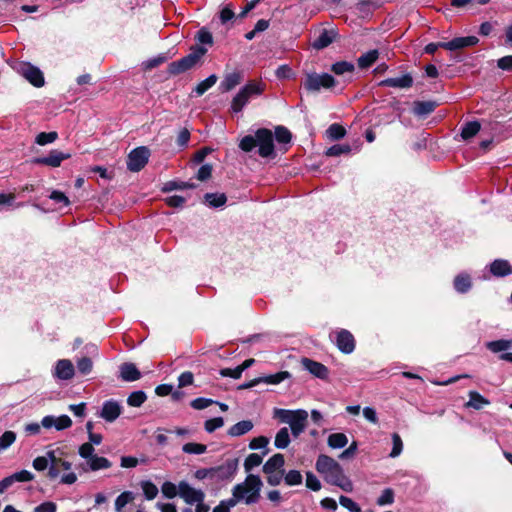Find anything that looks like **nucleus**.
Wrapping results in <instances>:
<instances>
[{"mask_svg": "<svg viewBox=\"0 0 512 512\" xmlns=\"http://www.w3.org/2000/svg\"><path fill=\"white\" fill-rule=\"evenodd\" d=\"M141 488L147 500H153L158 494L157 486L149 480L142 481Z\"/></svg>", "mask_w": 512, "mask_h": 512, "instance_id": "48", "label": "nucleus"}, {"mask_svg": "<svg viewBox=\"0 0 512 512\" xmlns=\"http://www.w3.org/2000/svg\"><path fill=\"white\" fill-rule=\"evenodd\" d=\"M279 144H289L292 140V133L285 126L279 125L275 127L273 134Z\"/></svg>", "mask_w": 512, "mask_h": 512, "instance_id": "41", "label": "nucleus"}, {"mask_svg": "<svg viewBox=\"0 0 512 512\" xmlns=\"http://www.w3.org/2000/svg\"><path fill=\"white\" fill-rule=\"evenodd\" d=\"M301 363L305 370H307L313 376L327 380L329 377V369L322 363L312 360L310 358H302Z\"/></svg>", "mask_w": 512, "mask_h": 512, "instance_id": "12", "label": "nucleus"}, {"mask_svg": "<svg viewBox=\"0 0 512 512\" xmlns=\"http://www.w3.org/2000/svg\"><path fill=\"white\" fill-rule=\"evenodd\" d=\"M330 70L336 75H343L345 73H353L355 66L352 62L343 60L333 63Z\"/></svg>", "mask_w": 512, "mask_h": 512, "instance_id": "38", "label": "nucleus"}, {"mask_svg": "<svg viewBox=\"0 0 512 512\" xmlns=\"http://www.w3.org/2000/svg\"><path fill=\"white\" fill-rule=\"evenodd\" d=\"M41 425L46 429L55 427L56 430L61 431L70 428L72 426V420L68 415H61L58 418L48 415L43 417Z\"/></svg>", "mask_w": 512, "mask_h": 512, "instance_id": "17", "label": "nucleus"}, {"mask_svg": "<svg viewBox=\"0 0 512 512\" xmlns=\"http://www.w3.org/2000/svg\"><path fill=\"white\" fill-rule=\"evenodd\" d=\"M122 407L115 400H107L103 403L100 417L107 422H114L121 414Z\"/></svg>", "mask_w": 512, "mask_h": 512, "instance_id": "18", "label": "nucleus"}, {"mask_svg": "<svg viewBox=\"0 0 512 512\" xmlns=\"http://www.w3.org/2000/svg\"><path fill=\"white\" fill-rule=\"evenodd\" d=\"M292 377L291 373L288 371H280L275 374L261 376L259 377L260 383H266L271 385H277L283 382L286 379H290Z\"/></svg>", "mask_w": 512, "mask_h": 512, "instance_id": "32", "label": "nucleus"}, {"mask_svg": "<svg viewBox=\"0 0 512 512\" xmlns=\"http://www.w3.org/2000/svg\"><path fill=\"white\" fill-rule=\"evenodd\" d=\"M336 346L344 354H350L355 350L356 342L353 334L346 330L340 329L336 333Z\"/></svg>", "mask_w": 512, "mask_h": 512, "instance_id": "11", "label": "nucleus"}, {"mask_svg": "<svg viewBox=\"0 0 512 512\" xmlns=\"http://www.w3.org/2000/svg\"><path fill=\"white\" fill-rule=\"evenodd\" d=\"M214 403H216V401H214L212 399L198 397V398H195L194 400H192L190 405L192 408H194L196 410H203V409L211 406Z\"/></svg>", "mask_w": 512, "mask_h": 512, "instance_id": "60", "label": "nucleus"}, {"mask_svg": "<svg viewBox=\"0 0 512 512\" xmlns=\"http://www.w3.org/2000/svg\"><path fill=\"white\" fill-rule=\"evenodd\" d=\"M218 80L217 75L212 74L206 79L202 80L197 84V86L193 89V92L196 96H202L206 91H208L211 87H213Z\"/></svg>", "mask_w": 512, "mask_h": 512, "instance_id": "34", "label": "nucleus"}, {"mask_svg": "<svg viewBox=\"0 0 512 512\" xmlns=\"http://www.w3.org/2000/svg\"><path fill=\"white\" fill-rule=\"evenodd\" d=\"M196 188V184L190 182L183 181H168L164 184L162 189L163 192H170L173 190H184V189H194Z\"/></svg>", "mask_w": 512, "mask_h": 512, "instance_id": "40", "label": "nucleus"}, {"mask_svg": "<svg viewBox=\"0 0 512 512\" xmlns=\"http://www.w3.org/2000/svg\"><path fill=\"white\" fill-rule=\"evenodd\" d=\"M284 464H285V459H284L283 454L276 453L265 462L262 470L265 474H272L274 472L283 470L282 468H283Z\"/></svg>", "mask_w": 512, "mask_h": 512, "instance_id": "27", "label": "nucleus"}, {"mask_svg": "<svg viewBox=\"0 0 512 512\" xmlns=\"http://www.w3.org/2000/svg\"><path fill=\"white\" fill-rule=\"evenodd\" d=\"M325 481L331 485L337 486L345 492L353 491L352 481L344 474V470L339 464L328 475L324 477Z\"/></svg>", "mask_w": 512, "mask_h": 512, "instance_id": "8", "label": "nucleus"}, {"mask_svg": "<svg viewBox=\"0 0 512 512\" xmlns=\"http://www.w3.org/2000/svg\"><path fill=\"white\" fill-rule=\"evenodd\" d=\"M253 426L254 425L251 420H242L231 426L228 429L227 434L231 437H239L250 432L253 429Z\"/></svg>", "mask_w": 512, "mask_h": 512, "instance_id": "29", "label": "nucleus"}, {"mask_svg": "<svg viewBox=\"0 0 512 512\" xmlns=\"http://www.w3.org/2000/svg\"><path fill=\"white\" fill-rule=\"evenodd\" d=\"M392 450L390 452V457L395 458L398 457L403 450V442L398 433L392 434Z\"/></svg>", "mask_w": 512, "mask_h": 512, "instance_id": "54", "label": "nucleus"}, {"mask_svg": "<svg viewBox=\"0 0 512 512\" xmlns=\"http://www.w3.org/2000/svg\"><path fill=\"white\" fill-rule=\"evenodd\" d=\"M336 83V79L328 73L318 74L313 72L306 75L302 81V86L308 93H316L322 88L331 89L335 87Z\"/></svg>", "mask_w": 512, "mask_h": 512, "instance_id": "5", "label": "nucleus"}, {"mask_svg": "<svg viewBox=\"0 0 512 512\" xmlns=\"http://www.w3.org/2000/svg\"><path fill=\"white\" fill-rule=\"evenodd\" d=\"M481 129V124L479 121H469L465 123L461 129V137L463 140L467 141L473 138L478 134Z\"/></svg>", "mask_w": 512, "mask_h": 512, "instance_id": "31", "label": "nucleus"}, {"mask_svg": "<svg viewBox=\"0 0 512 512\" xmlns=\"http://www.w3.org/2000/svg\"><path fill=\"white\" fill-rule=\"evenodd\" d=\"M179 496L188 505L204 502L205 493L202 490L191 487L186 481H180L178 484Z\"/></svg>", "mask_w": 512, "mask_h": 512, "instance_id": "9", "label": "nucleus"}, {"mask_svg": "<svg viewBox=\"0 0 512 512\" xmlns=\"http://www.w3.org/2000/svg\"><path fill=\"white\" fill-rule=\"evenodd\" d=\"M69 158H71L70 153H64L57 149H53L49 152L47 156L35 157L31 160V162L36 165H45L56 168L61 165L62 161L67 160Z\"/></svg>", "mask_w": 512, "mask_h": 512, "instance_id": "10", "label": "nucleus"}, {"mask_svg": "<svg viewBox=\"0 0 512 512\" xmlns=\"http://www.w3.org/2000/svg\"><path fill=\"white\" fill-rule=\"evenodd\" d=\"M150 150L146 146L134 148L127 157V169L131 172L141 171L148 163Z\"/></svg>", "mask_w": 512, "mask_h": 512, "instance_id": "7", "label": "nucleus"}, {"mask_svg": "<svg viewBox=\"0 0 512 512\" xmlns=\"http://www.w3.org/2000/svg\"><path fill=\"white\" fill-rule=\"evenodd\" d=\"M289 443H290L289 430L287 427H283L277 432V434L275 436L274 445L278 449H285L288 447Z\"/></svg>", "mask_w": 512, "mask_h": 512, "instance_id": "39", "label": "nucleus"}, {"mask_svg": "<svg viewBox=\"0 0 512 512\" xmlns=\"http://www.w3.org/2000/svg\"><path fill=\"white\" fill-rule=\"evenodd\" d=\"M238 468L237 459H229L224 464L209 468V479L223 482L233 478Z\"/></svg>", "mask_w": 512, "mask_h": 512, "instance_id": "6", "label": "nucleus"}, {"mask_svg": "<svg viewBox=\"0 0 512 512\" xmlns=\"http://www.w3.org/2000/svg\"><path fill=\"white\" fill-rule=\"evenodd\" d=\"M437 106L436 101H414L412 112L418 117H425L433 113Z\"/></svg>", "mask_w": 512, "mask_h": 512, "instance_id": "26", "label": "nucleus"}, {"mask_svg": "<svg viewBox=\"0 0 512 512\" xmlns=\"http://www.w3.org/2000/svg\"><path fill=\"white\" fill-rule=\"evenodd\" d=\"M224 425V419L222 417H215L209 420H206L204 423V428L208 433H213L218 428H221Z\"/></svg>", "mask_w": 512, "mask_h": 512, "instance_id": "59", "label": "nucleus"}, {"mask_svg": "<svg viewBox=\"0 0 512 512\" xmlns=\"http://www.w3.org/2000/svg\"><path fill=\"white\" fill-rule=\"evenodd\" d=\"M16 440V433L13 431H5L0 436V452L10 447Z\"/></svg>", "mask_w": 512, "mask_h": 512, "instance_id": "51", "label": "nucleus"}, {"mask_svg": "<svg viewBox=\"0 0 512 512\" xmlns=\"http://www.w3.org/2000/svg\"><path fill=\"white\" fill-rule=\"evenodd\" d=\"M378 58L379 51L377 49L369 50L357 59L358 67L360 69H368L377 61Z\"/></svg>", "mask_w": 512, "mask_h": 512, "instance_id": "30", "label": "nucleus"}, {"mask_svg": "<svg viewBox=\"0 0 512 512\" xmlns=\"http://www.w3.org/2000/svg\"><path fill=\"white\" fill-rule=\"evenodd\" d=\"M261 463L262 456L257 453H251L244 461V469L246 472H250L254 467L259 466Z\"/></svg>", "mask_w": 512, "mask_h": 512, "instance_id": "50", "label": "nucleus"}, {"mask_svg": "<svg viewBox=\"0 0 512 512\" xmlns=\"http://www.w3.org/2000/svg\"><path fill=\"white\" fill-rule=\"evenodd\" d=\"M263 483L258 475L248 474L244 482L236 484L232 489L230 505H236L244 500L247 505L257 503L260 499V492Z\"/></svg>", "mask_w": 512, "mask_h": 512, "instance_id": "3", "label": "nucleus"}, {"mask_svg": "<svg viewBox=\"0 0 512 512\" xmlns=\"http://www.w3.org/2000/svg\"><path fill=\"white\" fill-rule=\"evenodd\" d=\"M243 77L244 75L242 71H234L226 74L220 84V89L223 92L231 91L243 81Z\"/></svg>", "mask_w": 512, "mask_h": 512, "instance_id": "25", "label": "nucleus"}, {"mask_svg": "<svg viewBox=\"0 0 512 512\" xmlns=\"http://www.w3.org/2000/svg\"><path fill=\"white\" fill-rule=\"evenodd\" d=\"M347 443L348 438L344 433H332L328 437V445L333 449L343 448Z\"/></svg>", "mask_w": 512, "mask_h": 512, "instance_id": "42", "label": "nucleus"}, {"mask_svg": "<svg viewBox=\"0 0 512 512\" xmlns=\"http://www.w3.org/2000/svg\"><path fill=\"white\" fill-rule=\"evenodd\" d=\"M285 483L288 486H295L302 483V475L298 470H290L284 476Z\"/></svg>", "mask_w": 512, "mask_h": 512, "instance_id": "53", "label": "nucleus"}, {"mask_svg": "<svg viewBox=\"0 0 512 512\" xmlns=\"http://www.w3.org/2000/svg\"><path fill=\"white\" fill-rule=\"evenodd\" d=\"M134 499V494L131 491L122 492L115 500V510L121 512L122 509Z\"/></svg>", "mask_w": 512, "mask_h": 512, "instance_id": "46", "label": "nucleus"}, {"mask_svg": "<svg viewBox=\"0 0 512 512\" xmlns=\"http://www.w3.org/2000/svg\"><path fill=\"white\" fill-rule=\"evenodd\" d=\"M58 139V133L56 131L51 132H41L35 138V143L38 145L44 146L50 143H53Z\"/></svg>", "mask_w": 512, "mask_h": 512, "instance_id": "47", "label": "nucleus"}, {"mask_svg": "<svg viewBox=\"0 0 512 512\" xmlns=\"http://www.w3.org/2000/svg\"><path fill=\"white\" fill-rule=\"evenodd\" d=\"M57 505L52 501H46L34 508V512H56Z\"/></svg>", "mask_w": 512, "mask_h": 512, "instance_id": "64", "label": "nucleus"}, {"mask_svg": "<svg viewBox=\"0 0 512 512\" xmlns=\"http://www.w3.org/2000/svg\"><path fill=\"white\" fill-rule=\"evenodd\" d=\"M204 200L210 207L218 208L227 202V196L224 193H206Z\"/></svg>", "mask_w": 512, "mask_h": 512, "instance_id": "37", "label": "nucleus"}, {"mask_svg": "<svg viewBox=\"0 0 512 512\" xmlns=\"http://www.w3.org/2000/svg\"><path fill=\"white\" fill-rule=\"evenodd\" d=\"M23 76L33 86H35L37 88L42 87L45 83L44 75H43L42 71L39 68H37L29 63L23 67Z\"/></svg>", "mask_w": 512, "mask_h": 512, "instance_id": "20", "label": "nucleus"}, {"mask_svg": "<svg viewBox=\"0 0 512 512\" xmlns=\"http://www.w3.org/2000/svg\"><path fill=\"white\" fill-rule=\"evenodd\" d=\"M394 502V491L391 488H386L382 491V494L377 499L379 506L389 505Z\"/></svg>", "mask_w": 512, "mask_h": 512, "instance_id": "58", "label": "nucleus"}, {"mask_svg": "<svg viewBox=\"0 0 512 512\" xmlns=\"http://www.w3.org/2000/svg\"><path fill=\"white\" fill-rule=\"evenodd\" d=\"M326 132L332 140H340L346 135V129L338 123L331 124Z\"/></svg>", "mask_w": 512, "mask_h": 512, "instance_id": "45", "label": "nucleus"}, {"mask_svg": "<svg viewBox=\"0 0 512 512\" xmlns=\"http://www.w3.org/2000/svg\"><path fill=\"white\" fill-rule=\"evenodd\" d=\"M75 375L73 363L68 359H60L56 362L54 376L60 380H70Z\"/></svg>", "mask_w": 512, "mask_h": 512, "instance_id": "19", "label": "nucleus"}, {"mask_svg": "<svg viewBox=\"0 0 512 512\" xmlns=\"http://www.w3.org/2000/svg\"><path fill=\"white\" fill-rule=\"evenodd\" d=\"M512 347V340L499 339L486 343V348L493 353H499L507 351Z\"/></svg>", "mask_w": 512, "mask_h": 512, "instance_id": "35", "label": "nucleus"}, {"mask_svg": "<svg viewBox=\"0 0 512 512\" xmlns=\"http://www.w3.org/2000/svg\"><path fill=\"white\" fill-rule=\"evenodd\" d=\"M339 503L342 507L347 509L349 512H361L360 506L353 501L351 498L341 495L339 497Z\"/></svg>", "mask_w": 512, "mask_h": 512, "instance_id": "55", "label": "nucleus"}, {"mask_svg": "<svg viewBox=\"0 0 512 512\" xmlns=\"http://www.w3.org/2000/svg\"><path fill=\"white\" fill-rule=\"evenodd\" d=\"M306 486L312 491H319L321 489L319 479L312 472L306 473Z\"/></svg>", "mask_w": 512, "mask_h": 512, "instance_id": "62", "label": "nucleus"}, {"mask_svg": "<svg viewBox=\"0 0 512 512\" xmlns=\"http://www.w3.org/2000/svg\"><path fill=\"white\" fill-rule=\"evenodd\" d=\"M338 465L339 463L332 457L325 454H321L317 458L315 468L318 473L322 474L325 477Z\"/></svg>", "mask_w": 512, "mask_h": 512, "instance_id": "23", "label": "nucleus"}, {"mask_svg": "<svg viewBox=\"0 0 512 512\" xmlns=\"http://www.w3.org/2000/svg\"><path fill=\"white\" fill-rule=\"evenodd\" d=\"M469 400L465 403L466 408H473L475 410H481L485 406L490 404V401L482 396L479 392L472 390L468 393Z\"/></svg>", "mask_w": 512, "mask_h": 512, "instance_id": "28", "label": "nucleus"}, {"mask_svg": "<svg viewBox=\"0 0 512 512\" xmlns=\"http://www.w3.org/2000/svg\"><path fill=\"white\" fill-rule=\"evenodd\" d=\"M195 40L197 44L191 46L188 55L168 64L167 72L169 75L176 76L197 66L208 51L203 45L213 46L214 44L213 35L206 27L197 31Z\"/></svg>", "mask_w": 512, "mask_h": 512, "instance_id": "1", "label": "nucleus"}, {"mask_svg": "<svg viewBox=\"0 0 512 512\" xmlns=\"http://www.w3.org/2000/svg\"><path fill=\"white\" fill-rule=\"evenodd\" d=\"M207 450V446L201 443L188 442L183 445L182 451L187 454H203Z\"/></svg>", "mask_w": 512, "mask_h": 512, "instance_id": "49", "label": "nucleus"}, {"mask_svg": "<svg viewBox=\"0 0 512 512\" xmlns=\"http://www.w3.org/2000/svg\"><path fill=\"white\" fill-rule=\"evenodd\" d=\"M479 39L476 36L455 37L443 45V49L449 51L462 50L477 45Z\"/></svg>", "mask_w": 512, "mask_h": 512, "instance_id": "14", "label": "nucleus"}, {"mask_svg": "<svg viewBox=\"0 0 512 512\" xmlns=\"http://www.w3.org/2000/svg\"><path fill=\"white\" fill-rule=\"evenodd\" d=\"M147 400V395L144 391H133L127 398V404L131 407H140Z\"/></svg>", "mask_w": 512, "mask_h": 512, "instance_id": "43", "label": "nucleus"}, {"mask_svg": "<svg viewBox=\"0 0 512 512\" xmlns=\"http://www.w3.org/2000/svg\"><path fill=\"white\" fill-rule=\"evenodd\" d=\"M293 414H295V417L292 418L291 421H288V424L291 428L292 435L297 438L306 428L308 413L305 410L298 409L295 410Z\"/></svg>", "mask_w": 512, "mask_h": 512, "instance_id": "15", "label": "nucleus"}, {"mask_svg": "<svg viewBox=\"0 0 512 512\" xmlns=\"http://www.w3.org/2000/svg\"><path fill=\"white\" fill-rule=\"evenodd\" d=\"M490 273L495 277H505L512 274V266L508 260L495 259L490 264Z\"/></svg>", "mask_w": 512, "mask_h": 512, "instance_id": "24", "label": "nucleus"}, {"mask_svg": "<svg viewBox=\"0 0 512 512\" xmlns=\"http://www.w3.org/2000/svg\"><path fill=\"white\" fill-rule=\"evenodd\" d=\"M89 469L92 471H98L101 469H108L112 466V463L109 459L102 456L94 455L88 462H87Z\"/></svg>", "mask_w": 512, "mask_h": 512, "instance_id": "36", "label": "nucleus"}, {"mask_svg": "<svg viewBox=\"0 0 512 512\" xmlns=\"http://www.w3.org/2000/svg\"><path fill=\"white\" fill-rule=\"evenodd\" d=\"M213 167L211 164L202 165L197 172V179L199 181H206L212 176Z\"/></svg>", "mask_w": 512, "mask_h": 512, "instance_id": "63", "label": "nucleus"}, {"mask_svg": "<svg viewBox=\"0 0 512 512\" xmlns=\"http://www.w3.org/2000/svg\"><path fill=\"white\" fill-rule=\"evenodd\" d=\"M454 288L459 293H466L470 290L472 283L468 274H459L454 278Z\"/></svg>", "mask_w": 512, "mask_h": 512, "instance_id": "33", "label": "nucleus"}, {"mask_svg": "<svg viewBox=\"0 0 512 512\" xmlns=\"http://www.w3.org/2000/svg\"><path fill=\"white\" fill-rule=\"evenodd\" d=\"M59 449L57 450H49L46 453V457L48 458V463L50 462L47 477L51 480L56 479L60 475L59 470V462L61 461V457L58 455H62Z\"/></svg>", "mask_w": 512, "mask_h": 512, "instance_id": "21", "label": "nucleus"}, {"mask_svg": "<svg viewBox=\"0 0 512 512\" xmlns=\"http://www.w3.org/2000/svg\"><path fill=\"white\" fill-rule=\"evenodd\" d=\"M92 368L93 363L91 358L85 356L77 360V369L81 374H89L92 371Z\"/></svg>", "mask_w": 512, "mask_h": 512, "instance_id": "56", "label": "nucleus"}, {"mask_svg": "<svg viewBox=\"0 0 512 512\" xmlns=\"http://www.w3.org/2000/svg\"><path fill=\"white\" fill-rule=\"evenodd\" d=\"M168 57L165 54H160L154 58H151L143 63L145 70H152L161 64L165 63Z\"/></svg>", "mask_w": 512, "mask_h": 512, "instance_id": "57", "label": "nucleus"}, {"mask_svg": "<svg viewBox=\"0 0 512 512\" xmlns=\"http://www.w3.org/2000/svg\"><path fill=\"white\" fill-rule=\"evenodd\" d=\"M13 482H29L34 479V474L28 470H21L10 475Z\"/></svg>", "mask_w": 512, "mask_h": 512, "instance_id": "61", "label": "nucleus"}, {"mask_svg": "<svg viewBox=\"0 0 512 512\" xmlns=\"http://www.w3.org/2000/svg\"><path fill=\"white\" fill-rule=\"evenodd\" d=\"M265 87L266 85L262 81H249L233 97L231 111L233 113L241 112L251 98L260 96L265 91Z\"/></svg>", "mask_w": 512, "mask_h": 512, "instance_id": "4", "label": "nucleus"}, {"mask_svg": "<svg viewBox=\"0 0 512 512\" xmlns=\"http://www.w3.org/2000/svg\"><path fill=\"white\" fill-rule=\"evenodd\" d=\"M256 147H258V154L262 158L276 156L274 135L270 129L259 128L254 135L244 136L239 143V148L246 153L252 152Z\"/></svg>", "mask_w": 512, "mask_h": 512, "instance_id": "2", "label": "nucleus"}, {"mask_svg": "<svg viewBox=\"0 0 512 512\" xmlns=\"http://www.w3.org/2000/svg\"><path fill=\"white\" fill-rule=\"evenodd\" d=\"M414 80L410 73L403 74L400 77L387 78L378 83L380 87H393L400 89H409L413 86Z\"/></svg>", "mask_w": 512, "mask_h": 512, "instance_id": "16", "label": "nucleus"}, {"mask_svg": "<svg viewBox=\"0 0 512 512\" xmlns=\"http://www.w3.org/2000/svg\"><path fill=\"white\" fill-rule=\"evenodd\" d=\"M120 378L125 382H134L141 378V372L134 363L124 362L119 367Z\"/></svg>", "mask_w": 512, "mask_h": 512, "instance_id": "22", "label": "nucleus"}, {"mask_svg": "<svg viewBox=\"0 0 512 512\" xmlns=\"http://www.w3.org/2000/svg\"><path fill=\"white\" fill-rule=\"evenodd\" d=\"M338 37L336 29H322L320 34L313 40L311 46L315 50H322L332 44Z\"/></svg>", "mask_w": 512, "mask_h": 512, "instance_id": "13", "label": "nucleus"}, {"mask_svg": "<svg viewBox=\"0 0 512 512\" xmlns=\"http://www.w3.org/2000/svg\"><path fill=\"white\" fill-rule=\"evenodd\" d=\"M163 495L168 499H173L179 494V488L174 483L166 481L161 486Z\"/></svg>", "mask_w": 512, "mask_h": 512, "instance_id": "52", "label": "nucleus"}, {"mask_svg": "<svg viewBox=\"0 0 512 512\" xmlns=\"http://www.w3.org/2000/svg\"><path fill=\"white\" fill-rule=\"evenodd\" d=\"M350 152L351 146L349 144H334L326 150L325 155L330 157H336L342 154H348Z\"/></svg>", "mask_w": 512, "mask_h": 512, "instance_id": "44", "label": "nucleus"}]
</instances>
